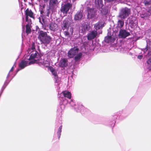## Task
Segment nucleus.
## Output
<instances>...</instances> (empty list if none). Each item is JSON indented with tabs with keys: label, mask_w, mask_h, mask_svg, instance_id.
Segmentation results:
<instances>
[{
	"label": "nucleus",
	"mask_w": 151,
	"mask_h": 151,
	"mask_svg": "<svg viewBox=\"0 0 151 151\" xmlns=\"http://www.w3.org/2000/svg\"><path fill=\"white\" fill-rule=\"evenodd\" d=\"M62 126H60L58 129V130L57 132L58 135V137H60V135H61V132Z\"/></svg>",
	"instance_id": "30"
},
{
	"label": "nucleus",
	"mask_w": 151,
	"mask_h": 151,
	"mask_svg": "<svg viewBox=\"0 0 151 151\" xmlns=\"http://www.w3.org/2000/svg\"><path fill=\"white\" fill-rule=\"evenodd\" d=\"M70 31L71 32V34H73V28L71 27L70 28Z\"/></svg>",
	"instance_id": "35"
},
{
	"label": "nucleus",
	"mask_w": 151,
	"mask_h": 151,
	"mask_svg": "<svg viewBox=\"0 0 151 151\" xmlns=\"http://www.w3.org/2000/svg\"><path fill=\"white\" fill-rule=\"evenodd\" d=\"M83 17L82 12L81 11L78 12L75 16L74 19L75 20H78L81 19Z\"/></svg>",
	"instance_id": "18"
},
{
	"label": "nucleus",
	"mask_w": 151,
	"mask_h": 151,
	"mask_svg": "<svg viewBox=\"0 0 151 151\" xmlns=\"http://www.w3.org/2000/svg\"><path fill=\"white\" fill-rule=\"evenodd\" d=\"M64 106H60L58 107L57 109V112L59 115L61 116L62 114V112L64 109Z\"/></svg>",
	"instance_id": "22"
},
{
	"label": "nucleus",
	"mask_w": 151,
	"mask_h": 151,
	"mask_svg": "<svg viewBox=\"0 0 151 151\" xmlns=\"http://www.w3.org/2000/svg\"><path fill=\"white\" fill-rule=\"evenodd\" d=\"M75 57V60L76 61H78L80 60L82 56V54L81 52H79L76 54Z\"/></svg>",
	"instance_id": "26"
},
{
	"label": "nucleus",
	"mask_w": 151,
	"mask_h": 151,
	"mask_svg": "<svg viewBox=\"0 0 151 151\" xmlns=\"http://www.w3.org/2000/svg\"><path fill=\"white\" fill-rule=\"evenodd\" d=\"M147 48H149V49L151 50V42H150L149 43H147Z\"/></svg>",
	"instance_id": "31"
},
{
	"label": "nucleus",
	"mask_w": 151,
	"mask_h": 151,
	"mask_svg": "<svg viewBox=\"0 0 151 151\" xmlns=\"http://www.w3.org/2000/svg\"><path fill=\"white\" fill-rule=\"evenodd\" d=\"M67 60L66 59L63 58L61 59L59 63V65L62 67H66L68 64Z\"/></svg>",
	"instance_id": "16"
},
{
	"label": "nucleus",
	"mask_w": 151,
	"mask_h": 151,
	"mask_svg": "<svg viewBox=\"0 0 151 151\" xmlns=\"http://www.w3.org/2000/svg\"><path fill=\"white\" fill-rule=\"evenodd\" d=\"M72 4L68 3L62 6L60 9L61 15L62 17H64L66 15L67 13L71 9Z\"/></svg>",
	"instance_id": "3"
},
{
	"label": "nucleus",
	"mask_w": 151,
	"mask_h": 151,
	"mask_svg": "<svg viewBox=\"0 0 151 151\" xmlns=\"http://www.w3.org/2000/svg\"><path fill=\"white\" fill-rule=\"evenodd\" d=\"M87 9L88 12L87 17L88 18L91 19L95 20L97 18V16L94 9H91L89 7H87Z\"/></svg>",
	"instance_id": "4"
},
{
	"label": "nucleus",
	"mask_w": 151,
	"mask_h": 151,
	"mask_svg": "<svg viewBox=\"0 0 151 151\" xmlns=\"http://www.w3.org/2000/svg\"><path fill=\"white\" fill-rule=\"evenodd\" d=\"M147 13H145L144 14H141L140 16L141 17L143 18L145 17H147Z\"/></svg>",
	"instance_id": "32"
},
{
	"label": "nucleus",
	"mask_w": 151,
	"mask_h": 151,
	"mask_svg": "<svg viewBox=\"0 0 151 151\" xmlns=\"http://www.w3.org/2000/svg\"><path fill=\"white\" fill-rule=\"evenodd\" d=\"M130 13V9L127 8L125 7L122 9L119 17L121 18L125 19L129 15Z\"/></svg>",
	"instance_id": "5"
},
{
	"label": "nucleus",
	"mask_w": 151,
	"mask_h": 151,
	"mask_svg": "<svg viewBox=\"0 0 151 151\" xmlns=\"http://www.w3.org/2000/svg\"><path fill=\"white\" fill-rule=\"evenodd\" d=\"M50 70L52 74L54 76V78L55 80V82H58V81H59L58 80V78L57 76L58 71L57 70L54 69L53 68L51 69Z\"/></svg>",
	"instance_id": "15"
},
{
	"label": "nucleus",
	"mask_w": 151,
	"mask_h": 151,
	"mask_svg": "<svg viewBox=\"0 0 151 151\" xmlns=\"http://www.w3.org/2000/svg\"><path fill=\"white\" fill-rule=\"evenodd\" d=\"M142 55H139L138 56L137 58L139 59H141L142 58Z\"/></svg>",
	"instance_id": "36"
},
{
	"label": "nucleus",
	"mask_w": 151,
	"mask_h": 151,
	"mask_svg": "<svg viewBox=\"0 0 151 151\" xmlns=\"http://www.w3.org/2000/svg\"><path fill=\"white\" fill-rule=\"evenodd\" d=\"M44 62V59L42 60L40 58H40H39L37 60H35V63H38L40 65H43Z\"/></svg>",
	"instance_id": "24"
},
{
	"label": "nucleus",
	"mask_w": 151,
	"mask_h": 151,
	"mask_svg": "<svg viewBox=\"0 0 151 151\" xmlns=\"http://www.w3.org/2000/svg\"><path fill=\"white\" fill-rule=\"evenodd\" d=\"M38 38L41 44L47 45L51 41V37L48 35L46 32L42 30H39L38 32Z\"/></svg>",
	"instance_id": "2"
},
{
	"label": "nucleus",
	"mask_w": 151,
	"mask_h": 151,
	"mask_svg": "<svg viewBox=\"0 0 151 151\" xmlns=\"http://www.w3.org/2000/svg\"><path fill=\"white\" fill-rule=\"evenodd\" d=\"M25 14L26 16V21L27 20V17H28V16L31 18H34V16L33 13L31 10L27 9L25 11Z\"/></svg>",
	"instance_id": "13"
},
{
	"label": "nucleus",
	"mask_w": 151,
	"mask_h": 151,
	"mask_svg": "<svg viewBox=\"0 0 151 151\" xmlns=\"http://www.w3.org/2000/svg\"><path fill=\"white\" fill-rule=\"evenodd\" d=\"M64 34L66 35H69V33L68 31H66L64 32Z\"/></svg>",
	"instance_id": "34"
},
{
	"label": "nucleus",
	"mask_w": 151,
	"mask_h": 151,
	"mask_svg": "<svg viewBox=\"0 0 151 151\" xmlns=\"http://www.w3.org/2000/svg\"><path fill=\"white\" fill-rule=\"evenodd\" d=\"M97 32L96 30H93L91 31L87 35L88 40H91L94 39L97 36Z\"/></svg>",
	"instance_id": "10"
},
{
	"label": "nucleus",
	"mask_w": 151,
	"mask_h": 151,
	"mask_svg": "<svg viewBox=\"0 0 151 151\" xmlns=\"http://www.w3.org/2000/svg\"><path fill=\"white\" fill-rule=\"evenodd\" d=\"M102 31H101V30H99V34H101V33H102Z\"/></svg>",
	"instance_id": "38"
},
{
	"label": "nucleus",
	"mask_w": 151,
	"mask_h": 151,
	"mask_svg": "<svg viewBox=\"0 0 151 151\" xmlns=\"http://www.w3.org/2000/svg\"><path fill=\"white\" fill-rule=\"evenodd\" d=\"M58 97L59 98L60 104L61 106H64L65 108V106L68 103V100L64 97H61L59 95H58Z\"/></svg>",
	"instance_id": "11"
},
{
	"label": "nucleus",
	"mask_w": 151,
	"mask_h": 151,
	"mask_svg": "<svg viewBox=\"0 0 151 151\" xmlns=\"http://www.w3.org/2000/svg\"><path fill=\"white\" fill-rule=\"evenodd\" d=\"M26 33L28 34L31 31V29L30 27L29 24H27L26 25Z\"/></svg>",
	"instance_id": "28"
},
{
	"label": "nucleus",
	"mask_w": 151,
	"mask_h": 151,
	"mask_svg": "<svg viewBox=\"0 0 151 151\" xmlns=\"http://www.w3.org/2000/svg\"><path fill=\"white\" fill-rule=\"evenodd\" d=\"M26 21L28 22V24H30L31 23V21L30 19H29L28 17H27V21Z\"/></svg>",
	"instance_id": "33"
},
{
	"label": "nucleus",
	"mask_w": 151,
	"mask_h": 151,
	"mask_svg": "<svg viewBox=\"0 0 151 151\" xmlns=\"http://www.w3.org/2000/svg\"><path fill=\"white\" fill-rule=\"evenodd\" d=\"M42 25H43V24L42 23Z\"/></svg>",
	"instance_id": "41"
},
{
	"label": "nucleus",
	"mask_w": 151,
	"mask_h": 151,
	"mask_svg": "<svg viewBox=\"0 0 151 151\" xmlns=\"http://www.w3.org/2000/svg\"><path fill=\"white\" fill-rule=\"evenodd\" d=\"M151 1V0H150Z\"/></svg>",
	"instance_id": "42"
},
{
	"label": "nucleus",
	"mask_w": 151,
	"mask_h": 151,
	"mask_svg": "<svg viewBox=\"0 0 151 151\" xmlns=\"http://www.w3.org/2000/svg\"><path fill=\"white\" fill-rule=\"evenodd\" d=\"M95 3L96 6L99 9L102 8L103 6V4L102 0H95Z\"/></svg>",
	"instance_id": "17"
},
{
	"label": "nucleus",
	"mask_w": 151,
	"mask_h": 151,
	"mask_svg": "<svg viewBox=\"0 0 151 151\" xmlns=\"http://www.w3.org/2000/svg\"><path fill=\"white\" fill-rule=\"evenodd\" d=\"M50 60L49 59L45 58L44 59L43 65L45 67H48L50 66Z\"/></svg>",
	"instance_id": "21"
},
{
	"label": "nucleus",
	"mask_w": 151,
	"mask_h": 151,
	"mask_svg": "<svg viewBox=\"0 0 151 151\" xmlns=\"http://www.w3.org/2000/svg\"><path fill=\"white\" fill-rule=\"evenodd\" d=\"M104 26L103 23L101 22H99L97 23L94 25V27L95 29L97 30L98 29L103 27Z\"/></svg>",
	"instance_id": "19"
},
{
	"label": "nucleus",
	"mask_w": 151,
	"mask_h": 151,
	"mask_svg": "<svg viewBox=\"0 0 151 151\" xmlns=\"http://www.w3.org/2000/svg\"><path fill=\"white\" fill-rule=\"evenodd\" d=\"M147 49L146 50L145 49V50L146 51H147Z\"/></svg>",
	"instance_id": "39"
},
{
	"label": "nucleus",
	"mask_w": 151,
	"mask_h": 151,
	"mask_svg": "<svg viewBox=\"0 0 151 151\" xmlns=\"http://www.w3.org/2000/svg\"><path fill=\"white\" fill-rule=\"evenodd\" d=\"M78 48L77 47H74L70 49L68 52V57L70 58H73L78 53Z\"/></svg>",
	"instance_id": "7"
},
{
	"label": "nucleus",
	"mask_w": 151,
	"mask_h": 151,
	"mask_svg": "<svg viewBox=\"0 0 151 151\" xmlns=\"http://www.w3.org/2000/svg\"><path fill=\"white\" fill-rule=\"evenodd\" d=\"M40 57V55L35 50V43H33L31 47L28 48L25 59L22 60L19 63V67L20 69H17L16 73L13 77L15 76L20 70L24 68L28 65L34 63L35 61L37 60Z\"/></svg>",
	"instance_id": "1"
},
{
	"label": "nucleus",
	"mask_w": 151,
	"mask_h": 151,
	"mask_svg": "<svg viewBox=\"0 0 151 151\" xmlns=\"http://www.w3.org/2000/svg\"><path fill=\"white\" fill-rule=\"evenodd\" d=\"M49 10H48L47 16H48L49 15Z\"/></svg>",
	"instance_id": "37"
},
{
	"label": "nucleus",
	"mask_w": 151,
	"mask_h": 151,
	"mask_svg": "<svg viewBox=\"0 0 151 151\" xmlns=\"http://www.w3.org/2000/svg\"><path fill=\"white\" fill-rule=\"evenodd\" d=\"M130 35V33L126 30L121 29L120 31L119 35L122 38H125Z\"/></svg>",
	"instance_id": "12"
},
{
	"label": "nucleus",
	"mask_w": 151,
	"mask_h": 151,
	"mask_svg": "<svg viewBox=\"0 0 151 151\" xmlns=\"http://www.w3.org/2000/svg\"><path fill=\"white\" fill-rule=\"evenodd\" d=\"M72 22V18L71 16H70L68 19H66L64 20L63 21V26L62 27L63 29L68 28Z\"/></svg>",
	"instance_id": "8"
},
{
	"label": "nucleus",
	"mask_w": 151,
	"mask_h": 151,
	"mask_svg": "<svg viewBox=\"0 0 151 151\" xmlns=\"http://www.w3.org/2000/svg\"><path fill=\"white\" fill-rule=\"evenodd\" d=\"M109 35V33H108V36L105 37L104 39L105 42L107 43L113 42L115 40V37L113 35Z\"/></svg>",
	"instance_id": "9"
},
{
	"label": "nucleus",
	"mask_w": 151,
	"mask_h": 151,
	"mask_svg": "<svg viewBox=\"0 0 151 151\" xmlns=\"http://www.w3.org/2000/svg\"><path fill=\"white\" fill-rule=\"evenodd\" d=\"M58 4L57 0H50L49 5L51 7H53Z\"/></svg>",
	"instance_id": "20"
},
{
	"label": "nucleus",
	"mask_w": 151,
	"mask_h": 151,
	"mask_svg": "<svg viewBox=\"0 0 151 151\" xmlns=\"http://www.w3.org/2000/svg\"><path fill=\"white\" fill-rule=\"evenodd\" d=\"M63 95V97H62L67 98L68 99L70 100L71 97V94L70 92L68 91H63L61 94Z\"/></svg>",
	"instance_id": "14"
},
{
	"label": "nucleus",
	"mask_w": 151,
	"mask_h": 151,
	"mask_svg": "<svg viewBox=\"0 0 151 151\" xmlns=\"http://www.w3.org/2000/svg\"><path fill=\"white\" fill-rule=\"evenodd\" d=\"M124 24V21L121 20H119L117 22V27L120 28H122Z\"/></svg>",
	"instance_id": "25"
},
{
	"label": "nucleus",
	"mask_w": 151,
	"mask_h": 151,
	"mask_svg": "<svg viewBox=\"0 0 151 151\" xmlns=\"http://www.w3.org/2000/svg\"><path fill=\"white\" fill-rule=\"evenodd\" d=\"M57 27V24L54 23H51L50 24L49 29L51 30L55 31Z\"/></svg>",
	"instance_id": "23"
},
{
	"label": "nucleus",
	"mask_w": 151,
	"mask_h": 151,
	"mask_svg": "<svg viewBox=\"0 0 151 151\" xmlns=\"http://www.w3.org/2000/svg\"><path fill=\"white\" fill-rule=\"evenodd\" d=\"M101 13L103 15H106L108 13V10L106 9H102L101 10Z\"/></svg>",
	"instance_id": "29"
},
{
	"label": "nucleus",
	"mask_w": 151,
	"mask_h": 151,
	"mask_svg": "<svg viewBox=\"0 0 151 151\" xmlns=\"http://www.w3.org/2000/svg\"><path fill=\"white\" fill-rule=\"evenodd\" d=\"M44 0L47 1L48 0Z\"/></svg>",
	"instance_id": "40"
},
{
	"label": "nucleus",
	"mask_w": 151,
	"mask_h": 151,
	"mask_svg": "<svg viewBox=\"0 0 151 151\" xmlns=\"http://www.w3.org/2000/svg\"><path fill=\"white\" fill-rule=\"evenodd\" d=\"M69 103L72 106H75L74 109L78 112H80L82 113L84 111V110H86L85 107L82 105H76L75 103L72 99L70 100Z\"/></svg>",
	"instance_id": "6"
},
{
	"label": "nucleus",
	"mask_w": 151,
	"mask_h": 151,
	"mask_svg": "<svg viewBox=\"0 0 151 151\" xmlns=\"http://www.w3.org/2000/svg\"><path fill=\"white\" fill-rule=\"evenodd\" d=\"M88 25L85 24H83L82 26V31L84 32L88 29Z\"/></svg>",
	"instance_id": "27"
}]
</instances>
